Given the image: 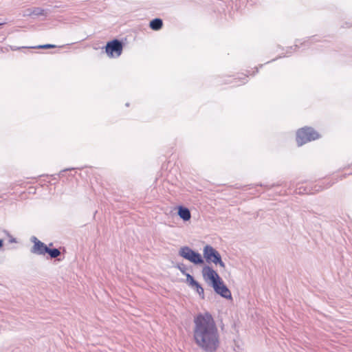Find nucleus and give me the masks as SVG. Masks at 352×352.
<instances>
[{"label":"nucleus","mask_w":352,"mask_h":352,"mask_svg":"<svg viewBox=\"0 0 352 352\" xmlns=\"http://www.w3.org/2000/svg\"><path fill=\"white\" fill-rule=\"evenodd\" d=\"M16 239L11 236L10 239V243H16Z\"/></svg>","instance_id":"23"},{"label":"nucleus","mask_w":352,"mask_h":352,"mask_svg":"<svg viewBox=\"0 0 352 352\" xmlns=\"http://www.w3.org/2000/svg\"><path fill=\"white\" fill-rule=\"evenodd\" d=\"M338 182V179H335L333 181H330L329 182H327V184H324L322 185L324 189H326V188H330L331 186H332L335 183H336Z\"/></svg>","instance_id":"17"},{"label":"nucleus","mask_w":352,"mask_h":352,"mask_svg":"<svg viewBox=\"0 0 352 352\" xmlns=\"http://www.w3.org/2000/svg\"><path fill=\"white\" fill-rule=\"evenodd\" d=\"M260 186H263V184H260ZM263 186L268 187L269 186L268 185H263Z\"/></svg>","instance_id":"28"},{"label":"nucleus","mask_w":352,"mask_h":352,"mask_svg":"<svg viewBox=\"0 0 352 352\" xmlns=\"http://www.w3.org/2000/svg\"><path fill=\"white\" fill-rule=\"evenodd\" d=\"M31 241L35 244V242H37V241H41L40 240H38L36 236H33L31 237Z\"/></svg>","instance_id":"22"},{"label":"nucleus","mask_w":352,"mask_h":352,"mask_svg":"<svg viewBox=\"0 0 352 352\" xmlns=\"http://www.w3.org/2000/svg\"><path fill=\"white\" fill-rule=\"evenodd\" d=\"M175 267L177 269H178L183 275L186 276V274H188L186 272V270H187L186 266L184 263H177Z\"/></svg>","instance_id":"15"},{"label":"nucleus","mask_w":352,"mask_h":352,"mask_svg":"<svg viewBox=\"0 0 352 352\" xmlns=\"http://www.w3.org/2000/svg\"><path fill=\"white\" fill-rule=\"evenodd\" d=\"M178 254L194 265H201L204 263L201 254L188 246L182 247L179 250Z\"/></svg>","instance_id":"4"},{"label":"nucleus","mask_w":352,"mask_h":352,"mask_svg":"<svg viewBox=\"0 0 352 352\" xmlns=\"http://www.w3.org/2000/svg\"><path fill=\"white\" fill-rule=\"evenodd\" d=\"M56 46L52 44H45V45H40L35 47H31L30 48H34V49H50V48H55Z\"/></svg>","instance_id":"16"},{"label":"nucleus","mask_w":352,"mask_h":352,"mask_svg":"<svg viewBox=\"0 0 352 352\" xmlns=\"http://www.w3.org/2000/svg\"><path fill=\"white\" fill-rule=\"evenodd\" d=\"M319 138V133L314 129L309 126L302 127L296 132V142L299 146Z\"/></svg>","instance_id":"3"},{"label":"nucleus","mask_w":352,"mask_h":352,"mask_svg":"<svg viewBox=\"0 0 352 352\" xmlns=\"http://www.w3.org/2000/svg\"><path fill=\"white\" fill-rule=\"evenodd\" d=\"M203 258L208 263H213L215 265H219L221 267H225V263L221 259L220 253L210 245H206L203 250Z\"/></svg>","instance_id":"5"},{"label":"nucleus","mask_w":352,"mask_h":352,"mask_svg":"<svg viewBox=\"0 0 352 352\" xmlns=\"http://www.w3.org/2000/svg\"><path fill=\"white\" fill-rule=\"evenodd\" d=\"M324 190L322 184H307L305 186H300L296 189L298 194H314Z\"/></svg>","instance_id":"7"},{"label":"nucleus","mask_w":352,"mask_h":352,"mask_svg":"<svg viewBox=\"0 0 352 352\" xmlns=\"http://www.w3.org/2000/svg\"><path fill=\"white\" fill-rule=\"evenodd\" d=\"M186 283L191 287H192L197 282L195 279V278L192 275H190L189 273L186 274Z\"/></svg>","instance_id":"14"},{"label":"nucleus","mask_w":352,"mask_h":352,"mask_svg":"<svg viewBox=\"0 0 352 352\" xmlns=\"http://www.w3.org/2000/svg\"><path fill=\"white\" fill-rule=\"evenodd\" d=\"M32 8L26 9L23 14V16H32Z\"/></svg>","instance_id":"18"},{"label":"nucleus","mask_w":352,"mask_h":352,"mask_svg":"<svg viewBox=\"0 0 352 352\" xmlns=\"http://www.w3.org/2000/svg\"><path fill=\"white\" fill-rule=\"evenodd\" d=\"M247 78L248 76H245V77L243 78L242 84H245L248 81Z\"/></svg>","instance_id":"24"},{"label":"nucleus","mask_w":352,"mask_h":352,"mask_svg":"<svg viewBox=\"0 0 352 352\" xmlns=\"http://www.w3.org/2000/svg\"><path fill=\"white\" fill-rule=\"evenodd\" d=\"M74 170V168H66V169H64V170H61V171L59 173L58 175H59V176H63V175H63V173H65V172H66V171H68V170Z\"/></svg>","instance_id":"21"},{"label":"nucleus","mask_w":352,"mask_h":352,"mask_svg":"<svg viewBox=\"0 0 352 352\" xmlns=\"http://www.w3.org/2000/svg\"><path fill=\"white\" fill-rule=\"evenodd\" d=\"M123 42L118 38H114L107 43L104 46L105 52L110 58L119 57L123 50Z\"/></svg>","instance_id":"6"},{"label":"nucleus","mask_w":352,"mask_h":352,"mask_svg":"<svg viewBox=\"0 0 352 352\" xmlns=\"http://www.w3.org/2000/svg\"><path fill=\"white\" fill-rule=\"evenodd\" d=\"M47 246H48V247H50V248H52V246H53V243H50L49 244V245H47Z\"/></svg>","instance_id":"27"},{"label":"nucleus","mask_w":352,"mask_h":352,"mask_svg":"<svg viewBox=\"0 0 352 352\" xmlns=\"http://www.w3.org/2000/svg\"><path fill=\"white\" fill-rule=\"evenodd\" d=\"M32 16H47L49 14L48 10H45L39 7H34L32 10Z\"/></svg>","instance_id":"12"},{"label":"nucleus","mask_w":352,"mask_h":352,"mask_svg":"<svg viewBox=\"0 0 352 352\" xmlns=\"http://www.w3.org/2000/svg\"><path fill=\"white\" fill-rule=\"evenodd\" d=\"M192 288L197 292L201 299H204V289L198 281Z\"/></svg>","instance_id":"13"},{"label":"nucleus","mask_w":352,"mask_h":352,"mask_svg":"<svg viewBox=\"0 0 352 352\" xmlns=\"http://www.w3.org/2000/svg\"><path fill=\"white\" fill-rule=\"evenodd\" d=\"M125 105H126V107H129V102H126Z\"/></svg>","instance_id":"29"},{"label":"nucleus","mask_w":352,"mask_h":352,"mask_svg":"<svg viewBox=\"0 0 352 352\" xmlns=\"http://www.w3.org/2000/svg\"><path fill=\"white\" fill-rule=\"evenodd\" d=\"M3 246V239H0V249L2 248Z\"/></svg>","instance_id":"25"},{"label":"nucleus","mask_w":352,"mask_h":352,"mask_svg":"<svg viewBox=\"0 0 352 352\" xmlns=\"http://www.w3.org/2000/svg\"><path fill=\"white\" fill-rule=\"evenodd\" d=\"M177 214L184 221H189L191 218L190 210L184 206H179L177 207Z\"/></svg>","instance_id":"9"},{"label":"nucleus","mask_w":352,"mask_h":352,"mask_svg":"<svg viewBox=\"0 0 352 352\" xmlns=\"http://www.w3.org/2000/svg\"><path fill=\"white\" fill-rule=\"evenodd\" d=\"M193 340L204 352H216L220 346V334L212 314L199 313L193 319Z\"/></svg>","instance_id":"1"},{"label":"nucleus","mask_w":352,"mask_h":352,"mask_svg":"<svg viewBox=\"0 0 352 352\" xmlns=\"http://www.w3.org/2000/svg\"><path fill=\"white\" fill-rule=\"evenodd\" d=\"M202 276L206 281H210V286L214 292L226 299H231L232 294L219 274L209 265L202 268Z\"/></svg>","instance_id":"2"},{"label":"nucleus","mask_w":352,"mask_h":352,"mask_svg":"<svg viewBox=\"0 0 352 352\" xmlns=\"http://www.w3.org/2000/svg\"><path fill=\"white\" fill-rule=\"evenodd\" d=\"M162 26L163 21L160 18L153 19L149 23V27L155 31L161 30Z\"/></svg>","instance_id":"10"},{"label":"nucleus","mask_w":352,"mask_h":352,"mask_svg":"<svg viewBox=\"0 0 352 352\" xmlns=\"http://www.w3.org/2000/svg\"><path fill=\"white\" fill-rule=\"evenodd\" d=\"M297 41H296V43L294 46H291L289 47H288V50H287V53H291V50L294 49L296 50V48H298L299 47V45L297 43Z\"/></svg>","instance_id":"19"},{"label":"nucleus","mask_w":352,"mask_h":352,"mask_svg":"<svg viewBox=\"0 0 352 352\" xmlns=\"http://www.w3.org/2000/svg\"><path fill=\"white\" fill-rule=\"evenodd\" d=\"M47 254L49 255L50 258L52 259L56 258L57 261H60L63 260L62 258H59V256L61 254V252H60V250L58 248H51L49 247Z\"/></svg>","instance_id":"11"},{"label":"nucleus","mask_w":352,"mask_h":352,"mask_svg":"<svg viewBox=\"0 0 352 352\" xmlns=\"http://www.w3.org/2000/svg\"><path fill=\"white\" fill-rule=\"evenodd\" d=\"M309 43V39L306 41H305V42H303V43H300V45H307Z\"/></svg>","instance_id":"26"},{"label":"nucleus","mask_w":352,"mask_h":352,"mask_svg":"<svg viewBox=\"0 0 352 352\" xmlns=\"http://www.w3.org/2000/svg\"><path fill=\"white\" fill-rule=\"evenodd\" d=\"M49 247L42 241L35 242L31 248L30 252L38 255H45L47 253Z\"/></svg>","instance_id":"8"},{"label":"nucleus","mask_w":352,"mask_h":352,"mask_svg":"<svg viewBox=\"0 0 352 352\" xmlns=\"http://www.w3.org/2000/svg\"><path fill=\"white\" fill-rule=\"evenodd\" d=\"M3 24H4V23H0V26H1V25H3Z\"/></svg>","instance_id":"30"},{"label":"nucleus","mask_w":352,"mask_h":352,"mask_svg":"<svg viewBox=\"0 0 352 352\" xmlns=\"http://www.w3.org/2000/svg\"><path fill=\"white\" fill-rule=\"evenodd\" d=\"M352 175V172L351 173H344L342 175H340L339 177H338V180H342L343 179L346 178L348 175Z\"/></svg>","instance_id":"20"}]
</instances>
